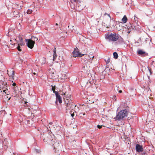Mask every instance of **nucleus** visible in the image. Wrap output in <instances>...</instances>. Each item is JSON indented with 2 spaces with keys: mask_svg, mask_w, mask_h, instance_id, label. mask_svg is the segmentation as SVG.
Returning a JSON list of instances; mask_svg holds the SVG:
<instances>
[{
  "mask_svg": "<svg viewBox=\"0 0 155 155\" xmlns=\"http://www.w3.org/2000/svg\"><path fill=\"white\" fill-rule=\"evenodd\" d=\"M33 74H34V75H35L36 74V73H35V72H34L33 73Z\"/></svg>",
  "mask_w": 155,
  "mask_h": 155,
  "instance_id": "obj_34",
  "label": "nucleus"
},
{
  "mask_svg": "<svg viewBox=\"0 0 155 155\" xmlns=\"http://www.w3.org/2000/svg\"><path fill=\"white\" fill-rule=\"evenodd\" d=\"M74 113H72V114H71V116L72 117H74Z\"/></svg>",
  "mask_w": 155,
  "mask_h": 155,
  "instance_id": "obj_30",
  "label": "nucleus"
},
{
  "mask_svg": "<svg viewBox=\"0 0 155 155\" xmlns=\"http://www.w3.org/2000/svg\"><path fill=\"white\" fill-rule=\"evenodd\" d=\"M113 98L114 99H115V100H116V96L115 95L113 96Z\"/></svg>",
  "mask_w": 155,
  "mask_h": 155,
  "instance_id": "obj_27",
  "label": "nucleus"
},
{
  "mask_svg": "<svg viewBox=\"0 0 155 155\" xmlns=\"http://www.w3.org/2000/svg\"><path fill=\"white\" fill-rule=\"evenodd\" d=\"M53 52H54V54H53V61H54L56 58L57 57V55L56 54V48H54V50H53Z\"/></svg>",
  "mask_w": 155,
  "mask_h": 155,
  "instance_id": "obj_11",
  "label": "nucleus"
},
{
  "mask_svg": "<svg viewBox=\"0 0 155 155\" xmlns=\"http://www.w3.org/2000/svg\"><path fill=\"white\" fill-rule=\"evenodd\" d=\"M55 94V96H57V95L59 94V93L58 91H54L53 92Z\"/></svg>",
  "mask_w": 155,
  "mask_h": 155,
  "instance_id": "obj_21",
  "label": "nucleus"
},
{
  "mask_svg": "<svg viewBox=\"0 0 155 155\" xmlns=\"http://www.w3.org/2000/svg\"><path fill=\"white\" fill-rule=\"evenodd\" d=\"M49 124H50V125H51V124H52V122H50L49 123Z\"/></svg>",
  "mask_w": 155,
  "mask_h": 155,
  "instance_id": "obj_33",
  "label": "nucleus"
},
{
  "mask_svg": "<svg viewBox=\"0 0 155 155\" xmlns=\"http://www.w3.org/2000/svg\"><path fill=\"white\" fill-rule=\"evenodd\" d=\"M72 56L74 58L82 57L84 55L83 54H82L79 51L77 47L74 49V51L72 52Z\"/></svg>",
  "mask_w": 155,
  "mask_h": 155,
  "instance_id": "obj_3",
  "label": "nucleus"
},
{
  "mask_svg": "<svg viewBox=\"0 0 155 155\" xmlns=\"http://www.w3.org/2000/svg\"><path fill=\"white\" fill-rule=\"evenodd\" d=\"M50 140L52 141L51 143L52 144L54 148H58L60 146V144L59 141L57 140L54 141L53 139H52L51 138H49Z\"/></svg>",
  "mask_w": 155,
  "mask_h": 155,
  "instance_id": "obj_5",
  "label": "nucleus"
},
{
  "mask_svg": "<svg viewBox=\"0 0 155 155\" xmlns=\"http://www.w3.org/2000/svg\"><path fill=\"white\" fill-rule=\"evenodd\" d=\"M138 54L139 55H143L144 56H146L148 55V54L145 52L143 51L142 50H139L137 52Z\"/></svg>",
  "mask_w": 155,
  "mask_h": 155,
  "instance_id": "obj_8",
  "label": "nucleus"
},
{
  "mask_svg": "<svg viewBox=\"0 0 155 155\" xmlns=\"http://www.w3.org/2000/svg\"><path fill=\"white\" fill-rule=\"evenodd\" d=\"M32 10L31 9H28L27 10V13L28 14H30L32 13Z\"/></svg>",
  "mask_w": 155,
  "mask_h": 155,
  "instance_id": "obj_16",
  "label": "nucleus"
},
{
  "mask_svg": "<svg viewBox=\"0 0 155 155\" xmlns=\"http://www.w3.org/2000/svg\"><path fill=\"white\" fill-rule=\"evenodd\" d=\"M102 126V125H97V127L99 129H101V128Z\"/></svg>",
  "mask_w": 155,
  "mask_h": 155,
  "instance_id": "obj_25",
  "label": "nucleus"
},
{
  "mask_svg": "<svg viewBox=\"0 0 155 155\" xmlns=\"http://www.w3.org/2000/svg\"><path fill=\"white\" fill-rule=\"evenodd\" d=\"M55 25H58V24L57 23H56Z\"/></svg>",
  "mask_w": 155,
  "mask_h": 155,
  "instance_id": "obj_35",
  "label": "nucleus"
},
{
  "mask_svg": "<svg viewBox=\"0 0 155 155\" xmlns=\"http://www.w3.org/2000/svg\"><path fill=\"white\" fill-rule=\"evenodd\" d=\"M105 37L106 39L108 40L109 41H118V43H124V42L123 39L121 36L116 33H111L110 34L105 35Z\"/></svg>",
  "mask_w": 155,
  "mask_h": 155,
  "instance_id": "obj_1",
  "label": "nucleus"
},
{
  "mask_svg": "<svg viewBox=\"0 0 155 155\" xmlns=\"http://www.w3.org/2000/svg\"><path fill=\"white\" fill-rule=\"evenodd\" d=\"M10 98H11V97H10L9 98V99H8V100H9L10 99Z\"/></svg>",
  "mask_w": 155,
  "mask_h": 155,
  "instance_id": "obj_38",
  "label": "nucleus"
},
{
  "mask_svg": "<svg viewBox=\"0 0 155 155\" xmlns=\"http://www.w3.org/2000/svg\"><path fill=\"white\" fill-rule=\"evenodd\" d=\"M7 140V139H6L5 140H4V142H3V143H4V144H5V145H4V148H7V144H8V143H5V142Z\"/></svg>",
  "mask_w": 155,
  "mask_h": 155,
  "instance_id": "obj_15",
  "label": "nucleus"
},
{
  "mask_svg": "<svg viewBox=\"0 0 155 155\" xmlns=\"http://www.w3.org/2000/svg\"><path fill=\"white\" fill-rule=\"evenodd\" d=\"M25 42L26 45L28 48L30 49H32L34 46L35 44V42L32 40L29 39H25Z\"/></svg>",
  "mask_w": 155,
  "mask_h": 155,
  "instance_id": "obj_4",
  "label": "nucleus"
},
{
  "mask_svg": "<svg viewBox=\"0 0 155 155\" xmlns=\"http://www.w3.org/2000/svg\"><path fill=\"white\" fill-rule=\"evenodd\" d=\"M16 84L15 83H13V84H12V85L13 86H16Z\"/></svg>",
  "mask_w": 155,
  "mask_h": 155,
  "instance_id": "obj_29",
  "label": "nucleus"
},
{
  "mask_svg": "<svg viewBox=\"0 0 155 155\" xmlns=\"http://www.w3.org/2000/svg\"><path fill=\"white\" fill-rule=\"evenodd\" d=\"M119 92L120 93H121L122 92V91L121 90H120L119 91Z\"/></svg>",
  "mask_w": 155,
  "mask_h": 155,
  "instance_id": "obj_32",
  "label": "nucleus"
},
{
  "mask_svg": "<svg viewBox=\"0 0 155 155\" xmlns=\"http://www.w3.org/2000/svg\"><path fill=\"white\" fill-rule=\"evenodd\" d=\"M146 39H148V40H149H149H150L149 39V38H146Z\"/></svg>",
  "mask_w": 155,
  "mask_h": 155,
  "instance_id": "obj_37",
  "label": "nucleus"
},
{
  "mask_svg": "<svg viewBox=\"0 0 155 155\" xmlns=\"http://www.w3.org/2000/svg\"><path fill=\"white\" fill-rule=\"evenodd\" d=\"M107 15L109 17V18H110V20H111V17H110V15L108 14H107L106 13H105V14H104V15Z\"/></svg>",
  "mask_w": 155,
  "mask_h": 155,
  "instance_id": "obj_26",
  "label": "nucleus"
},
{
  "mask_svg": "<svg viewBox=\"0 0 155 155\" xmlns=\"http://www.w3.org/2000/svg\"><path fill=\"white\" fill-rule=\"evenodd\" d=\"M7 89L3 91V92L5 93V94L6 95H8V94L7 93Z\"/></svg>",
  "mask_w": 155,
  "mask_h": 155,
  "instance_id": "obj_20",
  "label": "nucleus"
},
{
  "mask_svg": "<svg viewBox=\"0 0 155 155\" xmlns=\"http://www.w3.org/2000/svg\"><path fill=\"white\" fill-rule=\"evenodd\" d=\"M113 56L114 58L115 59H116L118 58V55L117 53L116 52H115L113 53Z\"/></svg>",
  "mask_w": 155,
  "mask_h": 155,
  "instance_id": "obj_13",
  "label": "nucleus"
},
{
  "mask_svg": "<svg viewBox=\"0 0 155 155\" xmlns=\"http://www.w3.org/2000/svg\"><path fill=\"white\" fill-rule=\"evenodd\" d=\"M89 56L90 58H94V56H93L92 55H90Z\"/></svg>",
  "mask_w": 155,
  "mask_h": 155,
  "instance_id": "obj_24",
  "label": "nucleus"
},
{
  "mask_svg": "<svg viewBox=\"0 0 155 155\" xmlns=\"http://www.w3.org/2000/svg\"><path fill=\"white\" fill-rule=\"evenodd\" d=\"M110 59L109 58H108L107 59V60H105L107 64H108L109 63V62H110Z\"/></svg>",
  "mask_w": 155,
  "mask_h": 155,
  "instance_id": "obj_22",
  "label": "nucleus"
},
{
  "mask_svg": "<svg viewBox=\"0 0 155 155\" xmlns=\"http://www.w3.org/2000/svg\"><path fill=\"white\" fill-rule=\"evenodd\" d=\"M49 135V136H51L50 135H49H49Z\"/></svg>",
  "mask_w": 155,
  "mask_h": 155,
  "instance_id": "obj_39",
  "label": "nucleus"
},
{
  "mask_svg": "<svg viewBox=\"0 0 155 155\" xmlns=\"http://www.w3.org/2000/svg\"><path fill=\"white\" fill-rule=\"evenodd\" d=\"M14 75V71H12V72L11 75H10V77H11L13 79V77Z\"/></svg>",
  "mask_w": 155,
  "mask_h": 155,
  "instance_id": "obj_17",
  "label": "nucleus"
},
{
  "mask_svg": "<svg viewBox=\"0 0 155 155\" xmlns=\"http://www.w3.org/2000/svg\"><path fill=\"white\" fill-rule=\"evenodd\" d=\"M13 92H14L15 93H16V90L14 88L13 90Z\"/></svg>",
  "mask_w": 155,
  "mask_h": 155,
  "instance_id": "obj_31",
  "label": "nucleus"
},
{
  "mask_svg": "<svg viewBox=\"0 0 155 155\" xmlns=\"http://www.w3.org/2000/svg\"><path fill=\"white\" fill-rule=\"evenodd\" d=\"M52 90L53 92L54 91H55V88L54 87H52Z\"/></svg>",
  "mask_w": 155,
  "mask_h": 155,
  "instance_id": "obj_28",
  "label": "nucleus"
},
{
  "mask_svg": "<svg viewBox=\"0 0 155 155\" xmlns=\"http://www.w3.org/2000/svg\"><path fill=\"white\" fill-rule=\"evenodd\" d=\"M21 47V46H18L17 47V49L19 51H21V49L20 48Z\"/></svg>",
  "mask_w": 155,
  "mask_h": 155,
  "instance_id": "obj_23",
  "label": "nucleus"
},
{
  "mask_svg": "<svg viewBox=\"0 0 155 155\" xmlns=\"http://www.w3.org/2000/svg\"><path fill=\"white\" fill-rule=\"evenodd\" d=\"M128 115V111L126 109L120 110L117 114L116 119L118 120H123Z\"/></svg>",
  "mask_w": 155,
  "mask_h": 155,
  "instance_id": "obj_2",
  "label": "nucleus"
},
{
  "mask_svg": "<svg viewBox=\"0 0 155 155\" xmlns=\"http://www.w3.org/2000/svg\"><path fill=\"white\" fill-rule=\"evenodd\" d=\"M31 39L33 41H34V42H35V41H36L38 40V38H37L36 37L34 36L32 37Z\"/></svg>",
  "mask_w": 155,
  "mask_h": 155,
  "instance_id": "obj_14",
  "label": "nucleus"
},
{
  "mask_svg": "<svg viewBox=\"0 0 155 155\" xmlns=\"http://www.w3.org/2000/svg\"><path fill=\"white\" fill-rule=\"evenodd\" d=\"M57 102H58V101H57V102H56V101H55V103H56V104H57Z\"/></svg>",
  "mask_w": 155,
  "mask_h": 155,
  "instance_id": "obj_36",
  "label": "nucleus"
},
{
  "mask_svg": "<svg viewBox=\"0 0 155 155\" xmlns=\"http://www.w3.org/2000/svg\"><path fill=\"white\" fill-rule=\"evenodd\" d=\"M66 108L67 110L72 109L74 107H76V105L74 104L73 103H71L70 102L67 103L66 104Z\"/></svg>",
  "mask_w": 155,
  "mask_h": 155,
  "instance_id": "obj_6",
  "label": "nucleus"
},
{
  "mask_svg": "<svg viewBox=\"0 0 155 155\" xmlns=\"http://www.w3.org/2000/svg\"><path fill=\"white\" fill-rule=\"evenodd\" d=\"M25 44V43L23 41V39L22 38H20L18 44V45L20 46H24Z\"/></svg>",
  "mask_w": 155,
  "mask_h": 155,
  "instance_id": "obj_9",
  "label": "nucleus"
},
{
  "mask_svg": "<svg viewBox=\"0 0 155 155\" xmlns=\"http://www.w3.org/2000/svg\"><path fill=\"white\" fill-rule=\"evenodd\" d=\"M56 102H57L58 100L59 103L61 104L62 102L61 97L59 94L56 96Z\"/></svg>",
  "mask_w": 155,
  "mask_h": 155,
  "instance_id": "obj_10",
  "label": "nucleus"
},
{
  "mask_svg": "<svg viewBox=\"0 0 155 155\" xmlns=\"http://www.w3.org/2000/svg\"><path fill=\"white\" fill-rule=\"evenodd\" d=\"M122 21L124 23H126L127 22V19L126 15L124 16L122 19Z\"/></svg>",
  "mask_w": 155,
  "mask_h": 155,
  "instance_id": "obj_12",
  "label": "nucleus"
},
{
  "mask_svg": "<svg viewBox=\"0 0 155 155\" xmlns=\"http://www.w3.org/2000/svg\"><path fill=\"white\" fill-rule=\"evenodd\" d=\"M134 19L135 20V22H137L138 21V18L136 16L134 15Z\"/></svg>",
  "mask_w": 155,
  "mask_h": 155,
  "instance_id": "obj_18",
  "label": "nucleus"
},
{
  "mask_svg": "<svg viewBox=\"0 0 155 155\" xmlns=\"http://www.w3.org/2000/svg\"><path fill=\"white\" fill-rule=\"evenodd\" d=\"M135 148L137 151L138 152H141L143 151V150L142 146L139 144H137L136 145Z\"/></svg>",
  "mask_w": 155,
  "mask_h": 155,
  "instance_id": "obj_7",
  "label": "nucleus"
},
{
  "mask_svg": "<svg viewBox=\"0 0 155 155\" xmlns=\"http://www.w3.org/2000/svg\"><path fill=\"white\" fill-rule=\"evenodd\" d=\"M79 0H70V2L71 3H73L74 2H76L78 1Z\"/></svg>",
  "mask_w": 155,
  "mask_h": 155,
  "instance_id": "obj_19",
  "label": "nucleus"
}]
</instances>
